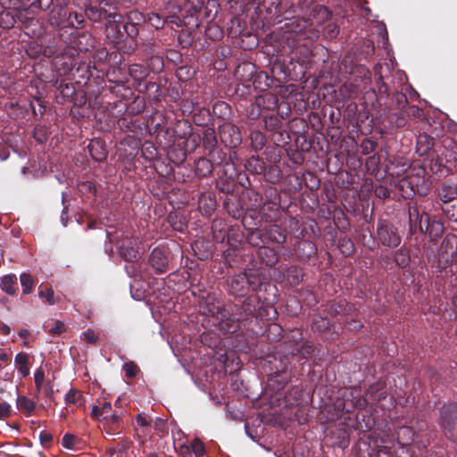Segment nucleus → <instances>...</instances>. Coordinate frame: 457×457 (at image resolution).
Masks as SVG:
<instances>
[{"label": "nucleus", "instance_id": "nucleus-6", "mask_svg": "<svg viewBox=\"0 0 457 457\" xmlns=\"http://www.w3.org/2000/svg\"><path fill=\"white\" fill-rule=\"evenodd\" d=\"M440 414L445 436L457 444V403L444 405Z\"/></svg>", "mask_w": 457, "mask_h": 457}, {"label": "nucleus", "instance_id": "nucleus-43", "mask_svg": "<svg viewBox=\"0 0 457 457\" xmlns=\"http://www.w3.org/2000/svg\"><path fill=\"white\" fill-rule=\"evenodd\" d=\"M105 18L108 20V23L106 25L107 29H112L113 23H120L122 22L123 17L120 13L112 12V13H107L106 11H104Z\"/></svg>", "mask_w": 457, "mask_h": 457}, {"label": "nucleus", "instance_id": "nucleus-59", "mask_svg": "<svg viewBox=\"0 0 457 457\" xmlns=\"http://www.w3.org/2000/svg\"><path fill=\"white\" fill-rule=\"evenodd\" d=\"M44 395L46 398L52 399L54 395V384L51 381H47V383L43 386Z\"/></svg>", "mask_w": 457, "mask_h": 457}, {"label": "nucleus", "instance_id": "nucleus-48", "mask_svg": "<svg viewBox=\"0 0 457 457\" xmlns=\"http://www.w3.org/2000/svg\"><path fill=\"white\" fill-rule=\"evenodd\" d=\"M339 92L343 96L350 97L352 94L357 92V88L356 86L352 83H345L340 87Z\"/></svg>", "mask_w": 457, "mask_h": 457}, {"label": "nucleus", "instance_id": "nucleus-26", "mask_svg": "<svg viewBox=\"0 0 457 457\" xmlns=\"http://www.w3.org/2000/svg\"><path fill=\"white\" fill-rule=\"evenodd\" d=\"M243 275H246L248 289L253 291H257L260 289L262 284V277L259 272L249 270L243 272Z\"/></svg>", "mask_w": 457, "mask_h": 457}, {"label": "nucleus", "instance_id": "nucleus-5", "mask_svg": "<svg viewBox=\"0 0 457 457\" xmlns=\"http://www.w3.org/2000/svg\"><path fill=\"white\" fill-rule=\"evenodd\" d=\"M375 238L378 244L390 248L397 247L401 243L397 228L384 220H380L377 225Z\"/></svg>", "mask_w": 457, "mask_h": 457}, {"label": "nucleus", "instance_id": "nucleus-40", "mask_svg": "<svg viewBox=\"0 0 457 457\" xmlns=\"http://www.w3.org/2000/svg\"><path fill=\"white\" fill-rule=\"evenodd\" d=\"M147 21L156 29H162L165 21L157 13L152 12L148 14Z\"/></svg>", "mask_w": 457, "mask_h": 457}, {"label": "nucleus", "instance_id": "nucleus-54", "mask_svg": "<svg viewBox=\"0 0 457 457\" xmlns=\"http://www.w3.org/2000/svg\"><path fill=\"white\" fill-rule=\"evenodd\" d=\"M287 228L290 232L295 233L299 229V220L295 217H289L286 221Z\"/></svg>", "mask_w": 457, "mask_h": 457}, {"label": "nucleus", "instance_id": "nucleus-29", "mask_svg": "<svg viewBox=\"0 0 457 457\" xmlns=\"http://www.w3.org/2000/svg\"><path fill=\"white\" fill-rule=\"evenodd\" d=\"M112 411V404L109 402H104L101 406H93L91 411V416L94 420H102L107 419V415Z\"/></svg>", "mask_w": 457, "mask_h": 457}, {"label": "nucleus", "instance_id": "nucleus-3", "mask_svg": "<svg viewBox=\"0 0 457 457\" xmlns=\"http://www.w3.org/2000/svg\"><path fill=\"white\" fill-rule=\"evenodd\" d=\"M18 0H0V4L4 6V10L0 12V26L10 29L14 27L17 21H21L24 29H28L29 24L35 21L34 18H26L24 14L15 7Z\"/></svg>", "mask_w": 457, "mask_h": 457}, {"label": "nucleus", "instance_id": "nucleus-7", "mask_svg": "<svg viewBox=\"0 0 457 457\" xmlns=\"http://www.w3.org/2000/svg\"><path fill=\"white\" fill-rule=\"evenodd\" d=\"M278 97L271 94L259 96L248 107L247 116L252 120H257L262 115V107L274 109L278 105Z\"/></svg>", "mask_w": 457, "mask_h": 457}, {"label": "nucleus", "instance_id": "nucleus-64", "mask_svg": "<svg viewBox=\"0 0 457 457\" xmlns=\"http://www.w3.org/2000/svg\"><path fill=\"white\" fill-rule=\"evenodd\" d=\"M136 422L138 426L147 428L150 426V421L142 414H137L136 417Z\"/></svg>", "mask_w": 457, "mask_h": 457}, {"label": "nucleus", "instance_id": "nucleus-22", "mask_svg": "<svg viewBox=\"0 0 457 457\" xmlns=\"http://www.w3.org/2000/svg\"><path fill=\"white\" fill-rule=\"evenodd\" d=\"M88 151L96 162H102L107 156V152L99 140L91 141L88 145Z\"/></svg>", "mask_w": 457, "mask_h": 457}, {"label": "nucleus", "instance_id": "nucleus-62", "mask_svg": "<svg viewBox=\"0 0 457 457\" xmlns=\"http://www.w3.org/2000/svg\"><path fill=\"white\" fill-rule=\"evenodd\" d=\"M124 30L130 37H134L138 33V29H137L136 25L129 22L124 25Z\"/></svg>", "mask_w": 457, "mask_h": 457}, {"label": "nucleus", "instance_id": "nucleus-39", "mask_svg": "<svg viewBox=\"0 0 457 457\" xmlns=\"http://www.w3.org/2000/svg\"><path fill=\"white\" fill-rule=\"evenodd\" d=\"M189 445L191 453H194L195 457H202L205 453L204 444L199 439H194Z\"/></svg>", "mask_w": 457, "mask_h": 457}, {"label": "nucleus", "instance_id": "nucleus-38", "mask_svg": "<svg viewBox=\"0 0 457 457\" xmlns=\"http://www.w3.org/2000/svg\"><path fill=\"white\" fill-rule=\"evenodd\" d=\"M21 284L23 287V294L27 295L31 292L34 286V281L31 276L28 273H22L20 276Z\"/></svg>", "mask_w": 457, "mask_h": 457}, {"label": "nucleus", "instance_id": "nucleus-42", "mask_svg": "<svg viewBox=\"0 0 457 457\" xmlns=\"http://www.w3.org/2000/svg\"><path fill=\"white\" fill-rule=\"evenodd\" d=\"M217 143L214 131L212 129H206L204 133V145L206 148L213 147Z\"/></svg>", "mask_w": 457, "mask_h": 457}, {"label": "nucleus", "instance_id": "nucleus-41", "mask_svg": "<svg viewBox=\"0 0 457 457\" xmlns=\"http://www.w3.org/2000/svg\"><path fill=\"white\" fill-rule=\"evenodd\" d=\"M265 128L269 130H276L280 126V120L275 115L264 117Z\"/></svg>", "mask_w": 457, "mask_h": 457}, {"label": "nucleus", "instance_id": "nucleus-50", "mask_svg": "<svg viewBox=\"0 0 457 457\" xmlns=\"http://www.w3.org/2000/svg\"><path fill=\"white\" fill-rule=\"evenodd\" d=\"M38 296L40 298H46V302L49 304L55 303L54 290L51 288H46V290H39Z\"/></svg>", "mask_w": 457, "mask_h": 457}, {"label": "nucleus", "instance_id": "nucleus-60", "mask_svg": "<svg viewBox=\"0 0 457 457\" xmlns=\"http://www.w3.org/2000/svg\"><path fill=\"white\" fill-rule=\"evenodd\" d=\"M32 4L42 10H46L53 4V0H36Z\"/></svg>", "mask_w": 457, "mask_h": 457}, {"label": "nucleus", "instance_id": "nucleus-21", "mask_svg": "<svg viewBox=\"0 0 457 457\" xmlns=\"http://www.w3.org/2000/svg\"><path fill=\"white\" fill-rule=\"evenodd\" d=\"M258 255L262 262L270 267L275 265L278 261L276 251L268 246L261 247L259 249Z\"/></svg>", "mask_w": 457, "mask_h": 457}, {"label": "nucleus", "instance_id": "nucleus-17", "mask_svg": "<svg viewBox=\"0 0 457 457\" xmlns=\"http://www.w3.org/2000/svg\"><path fill=\"white\" fill-rule=\"evenodd\" d=\"M438 197L443 204L457 199V182L444 184L438 192Z\"/></svg>", "mask_w": 457, "mask_h": 457}, {"label": "nucleus", "instance_id": "nucleus-35", "mask_svg": "<svg viewBox=\"0 0 457 457\" xmlns=\"http://www.w3.org/2000/svg\"><path fill=\"white\" fill-rule=\"evenodd\" d=\"M266 179L271 183H277L281 179V170L277 165H270L266 167V172L263 173Z\"/></svg>", "mask_w": 457, "mask_h": 457}, {"label": "nucleus", "instance_id": "nucleus-52", "mask_svg": "<svg viewBox=\"0 0 457 457\" xmlns=\"http://www.w3.org/2000/svg\"><path fill=\"white\" fill-rule=\"evenodd\" d=\"M134 262H129V263L125 266L126 272L129 277H137L140 275V270L138 265Z\"/></svg>", "mask_w": 457, "mask_h": 457}, {"label": "nucleus", "instance_id": "nucleus-30", "mask_svg": "<svg viewBox=\"0 0 457 457\" xmlns=\"http://www.w3.org/2000/svg\"><path fill=\"white\" fill-rule=\"evenodd\" d=\"M260 214L266 221H271L278 214V205L273 202H266L260 210Z\"/></svg>", "mask_w": 457, "mask_h": 457}, {"label": "nucleus", "instance_id": "nucleus-57", "mask_svg": "<svg viewBox=\"0 0 457 457\" xmlns=\"http://www.w3.org/2000/svg\"><path fill=\"white\" fill-rule=\"evenodd\" d=\"M11 415V406L6 402L0 403V419L7 418Z\"/></svg>", "mask_w": 457, "mask_h": 457}, {"label": "nucleus", "instance_id": "nucleus-20", "mask_svg": "<svg viewBox=\"0 0 457 457\" xmlns=\"http://www.w3.org/2000/svg\"><path fill=\"white\" fill-rule=\"evenodd\" d=\"M245 168L254 174H263L266 172V164L260 156H251L245 163Z\"/></svg>", "mask_w": 457, "mask_h": 457}, {"label": "nucleus", "instance_id": "nucleus-19", "mask_svg": "<svg viewBox=\"0 0 457 457\" xmlns=\"http://www.w3.org/2000/svg\"><path fill=\"white\" fill-rule=\"evenodd\" d=\"M201 310L204 314L217 317L221 313V305L215 302L212 297H208L204 302L201 303Z\"/></svg>", "mask_w": 457, "mask_h": 457}, {"label": "nucleus", "instance_id": "nucleus-1", "mask_svg": "<svg viewBox=\"0 0 457 457\" xmlns=\"http://www.w3.org/2000/svg\"><path fill=\"white\" fill-rule=\"evenodd\" d=\"M328 18V10L325 6L316 5L312 8L309 18H296L295 26L293 30L305 38H317L319 37V30L315 27L322 24Z\"/></svg>", "mask_w": 457, "mask_h": 457}, {"label": "nucleus", "instance_id": "nucleus-32", "mask_svg": "<svg viewBox=\"0 0 457 457\" xmlns=\"http://www.w3.org/2000/svg\"><path fill=\"white\" fill-rule=\"evenodd\" d=\"M16 277L15 275H6L1 279L0 287L3 291H4L8 295L15 294V284H16Z\"/></svg>", "mask_w": 457, "mask_h": 457}, {"label": "nucleus", "instance_id": "nucleus-37", "mask_svg": "<svg viewBox=\"0 0 457 457\" xmlns=\"http://www.w3.org/2000/svg\"><path fill=\"white\" fill-rule=\"evenodd\" d=\"M399 188L403 191V196L406 198H410L415 195V193H411V189H413V187L408 174L400 179Z\"/></svg>", "mask_w": 457, "mask_h": 457}, {"label": "nucleus", "instance_id": "nucleus-36", "mask_svg": "<svg viewBox=\"0 0 457 457\" xmlns=\"http://www.w3.org/2000/svg\"><path fill=\"white\" fill-rule=\"evenodd\" d=\"M442 210L446 216L457 220V199L443 204Z\"/></svg>", "mask_w": 457, "mask_h": 457}, {"label": "nucleus", "instance_id": "nucleus-34", "mask_svg": "<svg viewBox=\"0 0 457 457\" xmlns=\"http://www.w3.org/2000/svg\"><path fill=\"white\" fill-rule=\"evenodd\" d=\"M212 170V162L206 158H200L196 162V172L199 176L205 177Z\"/></svg>", "mask_w": 457, "mask_h": 457}, {"label": "nucleus", "instance_id": "nucleus-12", "mask_svg": "<svg viewBox=\"0 0 457 457\" xmlns=\"http://www.w3.org/2000/svg\"><path fill=\"white\" fill-rule=\"evenodd\" d=\"M445 157H439L437 154L436 156L431 155V158L428 161V163L427 164L430 170V171L438 176L445 177L448 174L452 172V166H449L448 163L445 162H444Z\"/></svg>", "mask_w": 457, "mask_h": 457}, {"label": "nucleus", "instance_id": "nucleus-8", "mask_svg": "<svg viewBox=\"0 0 457 457\" xmlns=\"http://www.w3.org/2000/svg\"><path fill=\"white\" fill-rule=\"evenodd\" d=\"M241 313L247 317L263 319L269 315V310L263 306L257 295H251L245 298L241 304Z\"/></svg>", "mask_w": 457, "mask_h": 457}, {"label": "nucleus", "instance_id": "nucleus-47", "mask_svg": "<svg viewBox=\"0 0 457 457\" xmlns=\"http://www.w3.org/2000/svg\"><path fill=\"white\" fill-rule=\"evenodd\" d=\"M371 455H375L374 457H393V452L390 447L387 445H377V450Z\"/></svg>", "mask_w": 457, "mask_h": 457}, {"label": "nucleus", "instance_id": "nucleus-15", "mask_svg": "<svg viewBox=\"0 0 457 457\" xmlns=\"http://www.w3.org/2000/svg\"><path fill=\"white\" fill-rule=\"evenodd\" d=\"M374 75L379 96L387 97L390 94V88L388 85L384 81L383 66L380 63L375 65Z\"/></svg>", "mask_w": 457, "mask_h": 457}, {"label": "nucleus", "instance_id": "nucleus-18", "mask_svg": "<svg viewBox=\"0 0 457 457\" xmlns=\"http://www.w3.org/2000/svg\"><path fill=\"white\" fill-rule=\"evenodd\" d=\"M265 230L268 243L273 242L277 244H283L286 241V235L283 233L279 226L276 224L270 225Z\"/></svg>", "mask_w": 457, "mask_h": 457}, {"label": "nucleus", "instance_id": "nucleus-33", "mask_svg": "<svg viewBox=\"0 0 457 457\" xmlns=\"http://www.w3.org/2000/svg\"><path fill=\"white\" fill-rule=\"evenodd\" d=\"M250 139L252 147L254 151L262 150L266 144V137L264 134L257 130L251 132Z\"/></svg>", "mask_w": 457, "mask_h": 457}, {"label": "nucleus", "instance_id": "nucleus-27", "mask_svg": "<svg viewBox=\"0 0 457 457\" xmlns=\"http://www.w3.org/2000/svg\"><path fill=\"white\" fill-rule=\"evenodd\" d=\"M14 362L18 368V372L21 374V378H26L29 375V368L28 366L29 356L24 353H20L16 354Z\"/></svg>", "mask_w": 457, "mask_h": 457}, {"label": "nucleus", "instance_id": "nucleus-51", "mask_svg": "<svg viewBox=\"0 0 457 457\" xmlns=\"http://www.w3.org/2000/svg\"><path fill=\"white\" fill-rule=\"evenodd\" d=\"M68 21L71 26H75V23L78 25H82L84 23V16L82 13L79 12H70L68 16Z\"/></svg>", "mask_w": 457, "mask_h": 457}, {"label": "nucleus", "instance_id": "nucleus-24", "mask_svg": "<svg viewBox=\"0 0 457 457\" xmlns=\"http://www.w3.org/2000/svg\"><path fill=\"white\" fill-rule=\"evenodd\" d=\"M249 243L258 247L259 249L262 246H266L268 244L267 236L264 229H255L251 232L248 237Z\"/></svg>", "mask_w": 457, "mask_h": 457}, {"label": "nucleus", "instance_id": "nucleus-44", "mask_svg": "<svg viewBox=\"0 0 457 457\" xmlns=\"http://www.w3.org/2000/svg\"><path fill=\"white\" fill-rule=\"evenodd\" d=\"M123 370L127 378H133L138 372V367L133 361H128L124 363Z\"/></svg>", "mask_w": 457, "mask_h": 457}, {"label": "nucleus", "instance_id": "nucleus-2", "mask_svg": "<svg viewBox=\"0 0 457 457\" xmlns=\"http://www.w3.org/2000/svg\"><path fill=\"white\" fill-rule=\"evenodd\" d=\"M352 397L351 405L345 403L343 409L350 412L351 408L365 409L369 404H374L386 397L384 384L377 382L370 386L364 395H361L360 388L354 387L350 391Z\"/></svg>", "mask_w": 457, "mask_h": 457}, {"label": "nucleus", "instance_id": "nucleus-10", "mask_svg": "<svg viewBox=\"0 0 457 457\" xmlns=\"http://www.w3.org/2000/svg\"><path fill=\"white\" fill-rule=\"evenodd\" d=\"M149 263L157 273L165 272L169 263L166 251L160 248H154L149 256Z\"/></svg>", "mask_w": 457, "mask_h": 457}, {"label": "nucleus", "instance_id": "nucleus-56", "mask_svg": "<svg viewBox=\"0 0 457 457\" xmlns=\"http://www.w3.org/2000/svg\"><path fill=\"white\" fill-rule=\"evenodd\" d=\"M75 437L71 434H65L62 439V445L63 447L71 449L74 445Z\"/></svg>", "mask_w": 457, "mask_h": 457}, {"label": "nucleus", "instance_id": "nucleus-16", "mask_svg": "<svg viewBox=\"0 0 457 457\" xmlns=\"http://www.w3.org/2000/svg\"><path fill=\"white\" fill-rule=\"evenodd\" d=\"M434 145V138L427 134H420L417 137L416 152L419 155L428 154Z\"/></svg>", "mask_w": 457, "mask_h": 457}, {"label": "nucleus", "instance_id": "nucleus-9", "mask_svg": "<svg viewBox=\"0 0 457 457\" xmlns=\"http://www.w3.org/2000/svg\"><path fill=\"white\" fill-rule=\"evenodd\" d=\"M426 174L427 171L425 167L415 166L411 168L408 173L413 187V189H411V193L420 195L427 194L429 187V182L426 179Z\"/></svg>", "mask_w": 457, "mask_h": 457}, {"label": "nucleus", "instance_id": "nucleus-63", "mask_svg": "<svg viewBox=\"0 0 457 457\" xmlns=\"http://www.w3.org/2000/svg\"><path fill=\"white\" fill-rule=\"evenodd\" d=\"M179 453L183 457H191V448L189 445H181L179 448Z\"/></svg>", "mask_w": 457, "mask_h": 457}, {"label": "nucleus", "instance_id": "nucleus-4", "mask_svg": "<svg viewBox=\"0 0 457 457\" xmlns=\"http://www.w3.org/2000/svg\"><path fill=\"white\" fill-rule=\"evenodd\" d=\"M110 242L116 241V247L120 255L127 262L137 261L143 253V249L135 238L112 237L109 232L106 234Z\"/></svg>", "mask_w": 457, "mask_h": 457}, {"label": "nucleus", "instance_id": "nucleus-61", "mask_svg": "<svg viewBox=\"0 0 457 457\" xmlns=\"http://www.w3.org/2000/svg\"><path fill=\"white\" fill-rule=\"evenodd\" d=\"M128 19L129 21V23L136 24L143 21V15L138 12H131L128 15Z\"/></svg>", "mask_w": 457, "mask_h": 457}, {"label": "nucleus", "instance_id": "nucleus-31", "mask_svg": "<svg viewBox=\"0 0 457 457\" xmlns=\"http://www.w3.org/2000/svg\"><path fill=\"white\" fill-rule=\"evenodd\" d=\"M65 403L67 404H74L78 407H81L85 404V399L82 394L75 389H70L64 396Z\"/></svg>", "mask_w": 457, "mask_h": 457}, {"label": "nucleus", "instance_id": "nucleus-23", "mask_svg": "<svg viewBox=\"0 0 457 457\" xmlns=\"http://www.w3.org/2000/svg\"><path fill=\"white\" fill-rule=\"evenodd\" d=\"M44 330L54 336L61 335L65 331V325L62 321L50 319L43 324Z\"/></svg>", "mask_w": 457, "mask_h": 457}, {"label": "nucleus", "instance_id": "nucleus-55", "mask_svg": "<svg viewBox=\"0 0 457 457\" xmlns=\"http://www.w3.org/2000/svg\"><path fill=\"white\" fill-rule=\"evenodd\" d=\"M106 424L120 426L121 418L117 413L107 415V419H104Z\"/></svg>", "mask_w": 457, "mask_h": 457}, {"label": "nucleus", "instance_id": "nucleus-14", "mask_svg": "<svg viewBox=\"0 0 457 457\" xmlns=\"http://www.w3.org/2000/svg\"><path fill=\"white\" fill-rule=\"evenodd\" d=\"M246 275L240 273L231 279L230 292L236 296H244L248 293Z\"/></svg>", "mask_w": 457, "mask_h": 457}, {"label": "nucleus", "instance_id": "nucleus-11", "mask_svg": "<svg viewBox=\"0 0 457 457\" xmlns=\"http://www.w3.org/2000/svg\"><path fill=\"white\" fill-rule=\"evenodd\" d=\"M295 254L300 261H308L316 256L317 247L314 243L308 240H300L295 245Z\"/></svg>", "mask_w": 457, "mask_h": 457}, {"label": "nucleus", "instance_id": "nucleus-25", "mask_svg": "<svg viewBox=\"0 0 457 457\" xmlns=\"http://www.w3.org/2000/svg\"><path fill=\"white\" fill-rule=\"evenodd\" d=\"M66 17L65 9L62 5L54 6L49 12V22L51 25L59 27Z\"/></svg>", "mask_w": 457, "mask_h": 457}, {"label": "nucleus", "instance_id": "nucleus-58", "mask_svg": "<svg viewBox=\"0 0 457 457\" xmlns=\"http://www.w3.org/2000/svg\"><path fill=\"white\" fill-rule=\"evenodd\" d=\"M107 31L109 35L112 33L117 40H120L123 37V33L120 28V23H113L112 29H107Z\"/></svg>", "mask_w": 457, "mask_h": 457}, {"label": "nucleus", "instance_id": "nucleus-49", "mask_svg": "<svg viewBox=\"0 0 457 457\" xmlns=\"http://www.w3.org/2000/svg\"><path fill=\"white\" fill-rule=\"evenodd\" d=\"M35 385L37 390H40L45 382V372L42 368H38L34 373Z\"/></svg>", "mask_w": 457, "mask_h": 457}, {"label": "nucleus", "instance_id": "nucleus-45", "mask_svg": "<svg viewBox=\"0 0 457 457\" xmlns=\"http://www.w3.org/2000/svg\"><path fill=\"white\" fill-rule=\"evenodd\" d=\"M376 145L377 144L374 141L365 138L361 143V153L364 155H368L375 150Z\"/></svg>", "mask_w": 457, "mask_h": 457}, {"label": "nucleus", "instance_id": "nucleus-46", "mask_svg": "<svg viewBox=\"0 0 457 457\" xmlns=\"http://www.w3.org/2000/svg\"><path fill=\"white\" fill-rule=\"evenodd\" d=\"M410 258L403 249H400L395 253V262L401 267H406L409 264Z\"/></svg>", "mask_w": 457, "mask_h": 457}, {"label": "nucleus", "instance_id": "nucleus-13", "mask_svg": "<svg viewBox=\"0 0 457 457\" xmlns=\"http://www.w3.org/2000/svg\"><path fill=\"white\" fill-rule=\"evenodd\" d=\"M444 147L445 151L442 153V155L453 170L457 167V143L451 138H446L444 140Z\"/></svg>", "mask_w": 457, "mask_h": 457}, {"label": "nucleus", "instance_id": "nucleus-28", "mask_svg": "<svg viewBox=\"0 0 457 457\" xmlns=\"http://www.w3.org/2000/svg\"><path fill=\"white\" fill-rule=\"evenodd\" d=\"M17 408L24 411L27 416H30L36 409V403L24 395H19L17 397Z\"/></svg>", "mask_w": 457, "mask_h": 457}, {"label": "nucleus", "instance_id": "nucleus-53", "mask_svg": "<svg viewBox=\"0 0 457 457\" xmlns=\"http://www.w3.org/2000/svg\"><path fill=\"white\" fill-rule=\"evenodd\" d=\"M82 338L87 343V344H96L97 342V336L96 335L95 331L91 328L87 329L83 335Z\"/></svg>", "mask_w": 457, "mask_h": 457}]
</instances>
